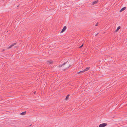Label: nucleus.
I'll return each instance as SVG.
<instances>
[{
    "label": "nucleus",
    "mask_w": 127,
    "mask_h": 127,
    "mask_svg": "<svg viewBox=\"0 0 127 127\" xmlns=\"http://www.w3.org/2000/svg\"><path fill=\"white\" fill-rule=\"evenodd\" d=\"M47 62H48L50 64H51L53 63V61L52 60L48 61Z\"/></svg>",
    "instance_id": "9b49d317"
},
{
    "label": "nucleus",
    "mask_w": 127,
    "mask_h": 127,
    "mask_svg": "<svg viewBox=\"0 0 127 127\" xmlns=\"http://www.w3.org/2000/svg\"><path fill=\"white\" fill-rule=\"evenodd\" d=\"M98 127L97 126V127Z\"/></svg>",
    "instance_id": "6ab92c4d"
},
{
    "label": "nucleus",
    "mask_w": 127,
    "mask_h": 127,
    "mask_svg": "<svg viewBox=\"0 0 127 127\" xmlns=\"http://www.w3.org/2000/svg\"><path fill=\"white\" fill-rule=\"evenodd\" d=\"M26 111L24 112L21 113L20 114L21 115H24L26 114Z\"/></svg>",
    "instance_id": "1a4fd4ad"
},
{
    "label": "nucleus",
    "mask_w": 127,
    "mask_h": 127,
    "mask_svg": "<svg viewBox=\"0 0 127 127\" xmlns=\"http://www.w3.org/2000/svg\"><path fill=\"white\" fill-rule=\"evenodd\" d=\"M126 8V7H124L122 8L120 11V12H121L123 11H124V10Z\"/></svg>",
    "instance_id": "0eeeda50"
},
{
    "label": "nucleus",
    "mask_w": 127,
    "mask_h": 127,
    "mask_svg": "<svg viewBox=\"0 0 127 127\" xmlns=\"http://www.w3.org/2000/svg\"><path fill=\"white\" fill-rule=\"evenodd\" d=\"M98 2V0H97V1H95L94 2H93L92 3V5H93L94 4H95L96 3Z\"/></svg>",
    "instance_id": "423d86ee"
},
{
    "label": "nucleus",
    "mask_w": 127,
    "mask_h": 127,
    "mask_svg": "<svg viewBox=\"0 0 127 127\" xmlns=\"http://www.w3.org/2000/svg\"><path fill=\"white\" fill-rule=\"evenodd\" d=\"M67 28V27L66 26H65L62 29L60 33H62L64 32L66 30Z\"/></svg>",
    "instance_id": "20e7f679"
},
{
    "label": "nucleus",
    "mask_w": 127,
    "mask_h": 127,
    "mask_svg": "<svg viewBox=\"0 0 127 127\" xmlns=\"http://www.w3.org/2000/svg\"><path fill=\"white\" fill-rule=\"evenodd\" d=\"M67 64L66 67V68H68L71 66V65L69 63V62H68V61L66 63H64L63 64H62V65H59L58 66L59 67H62L65 64Z\"/></svg>",
    "instance_id": "f257e3e1"
},
{
    "label": "nucleus",
    "mask_w": 127,
    "mask_h": 127,
    "mask_svg": "<svg viewBox=\"0 0 127 127\" xmlns=\"http://www.w3.org/2000/svg\"><path fill=\"white\" fill-rule=\"evenodd\" d=\"M8 31L7 32H8Z\"/></svg>",
    "instance_id": "a211bd4d"
},
{
    "label": "nucleus",
    "mask_w": 127,
    "mask_h": 127,
    "mask_svg": "<svg viewBox=\"0 0 127 127\" xmlns=\"http://www.w3.org/2000/svg\"><path fill=\"white\" fill-rule=\"evenodd\" d=\"M35 93H36V91H35V92H34V94H35Z\"/></svg>",
    "instance_id": "dca6fc26"
},
{
    "label": "nucleus",
    "mask_w": 127,
    "mask_h": 127,
    "mask_svg": "<svg viewBox=\"0 0 127 127\" xmlns=\"http://www.w3.org/2000/svg\"><path fill=\"white\" fill-rule=\"evenodd\" d=\"M31 125H30L29 126H31Z\"/></svg>",
    "instance_id": "f3484780"
},
{
    "label": "nucleus",
    "mask_w": 127,
    "mask_h": 127,
    "mask_svg": "<svg viewBox=\"0 0 127 127\" xmlns=\"http://www.w3.org/2000/svg\"><path fill=\"white\" fill-rule=\"evenodd\" d=\"M17 43H15L11 45L9 47H8V49H10L13 46H14L15 45H16L17 44Z\"/></svg>",
    "instance_id": "39448f33"
},
{
    "label": "nucleus",
    "mask_w": 127,
    "mask_h": 127,
    "mask_svg": "<svg viewBox=\"0 0 127 127\" xmlns=\"http://www.w3.org/2000/svg\"><path fill=\"white\" fill-rule=\"evenodd\" d=\"M120 28H121L120 26H119L117 28V29L115 30V31L116 32H117L118 31V30Z\"/></svg>",
    "instance_id": "6e6552de"
},
{
    "label": "nucleus",
    "mask_w": 127,
    "mask_h": 127,
    "mask_svg": "<svg viewBox=\"0 0 127 127\" xmlns=\"http://www.w3.org/2000/svg\"><path fill=\"white\" fill-rule=\"evenodd\" d=\"M107 125V124L106 123H103L100 124L99 127H104Z\"/></svg>",
    "instance_id": "7ed1b4c3"
},
{
    "label": "nucleus",
    "mask_w": 127,
    "mask_h": 127,
    "mask_svg": "<svg viewBox=\"0 0 127 127\" xmlns=\"http://www.w3.org/2000/svg\"><path fill=\"white\" fill-rule=\"evenodd\" d=\"M98 22L95 25V26H98Z\"/></svg>",
    "instance_id": "ddd939ff"
},
{
    "label": "nucleus",
    "mask_w": 127,
    "mask_h": 127,
    "mask_svg": "<svg viewBox=\"0 0 127 127\" xmlns=\"http://www.w3.org/2000/svg\"><path fill=\"white\" fill-rule=\"evenodd\" d=\"M70 96V95L69 94H68V95L67 96H66V98H65V99L66 100H67L68 99V97H69V96Z\"/></svg>",
    "instance_id": "9d476101"
},
{
    "label": "nucleus",
    "mask_w": 127,
    "mask_h": 127,
    "mask_svg": "<svg viewBox=\"0 0 127 127\" xmlns=\"http://www.w3.org/2000/svg\"><path fill=\"white\" fill-rule=\"evenodd\" d=\"M98 34V33H97V34H96L95 35V36H97V35Z\"/></svg>",
    "instance_id": "4468645a"
},
{
    "label": "nucleus",
    "mask_w": 127,
    "mask_h": 127,
    "mask_svg": "<svg viewBox=\"0 0 127 127\" xmlns=\"http://www.w3.org/2000/svg\"><path fill=\"white\" fill-rule=\"evenodd\" d=\"M15 48H17V47H18L17 46H15Z\"/></svg>",
    "instance_id": "2eb2a0df"
},
{
    "label": "nucleus",
    "mask_w": 127,
    "mask_h": 127,
    "mask_svg": "<svg viewBox=\"0 0 127 127\" xmlns=\"http://www.w3.org/2000/svg\"><path fill=\"white\" fill-rule=\"evenodd\" d=\"M90 68V67H87L86 69H85L83 71H81L80 72H78L77 73L78 74L82 73H84V72L88 70Z\"/></svg>",
    "instance_id": "f03ea898"
},
{
    "label": "nucleus",
    "mask_w": 127,
    "mask_h": 127,
    "mask_svg": "<svg viewBox=\"0 0 127 127\" xmlns=\"http://www.w3.org/2000/svg\"><path fill=\"white\" fill-rule=\"evenodd\" d=\"M83 44L79 48H81V47H82V46H83Z\"/></svg>",
    "instance_id": "f8f14e48"
}]
</instances>
